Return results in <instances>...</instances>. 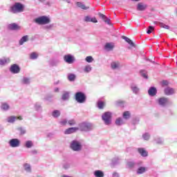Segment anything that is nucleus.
I'll use <instances>...</instances> for the list:
<instances>
[{"mask_svg": "<svg viewBox=\"0 0 177 177\" xmlns=\"http://www.w3.org/2000/svg\"><path fill=\"white\" fill-rule=\"evenodd\" d=\"M148 95L149 96H156L157 95V88L154 86H151L148 90Z\"/></svg>", "mask_w": 177, "mask_h": 177, "instance_id": "nucleus-22", "label": "nucleus"}, {"mask_svg": "<svg viewBox=\"0 0 177 177\" xmlns=\"http://www.w3.org/2000/svg\"><path fill=\"white\" fill-rule=\"evenodd\" d=\"M75 99L77 103H85L86 102V95L84 92L79 91L75 94Z\"/></svg>", "mask_w": 177, "mask_h": 177, "instance_id": "nucleus-6", "label": "nucleus"}, {"mask_svg": "<svg viewBox=\"0 0 177 177\" xmlns=\"http://www.w3.org/2000/svg\"><path fill=\"white\" fill-rule=\"evenodd\" d=\"M78 131V127H70L68 129L65 130V135H70L71 133H74V132H77Z\"/></svg>", "mask_w": 177, "mask_h": 177, "instance_id": "nucleus-21", "label": "nucleus"}, {"mask_svg": "<svg viewBox=\"0 0 177 177\" xmlns=\"http://www.w3.org/2000/svg\"><path fill=\"white\" fill-rule=\"evenodd\" d=\"M147 4L143 3H138L137 5V10H138L139 12H143L147 9Z\"/></svg>", "mask_w": 177, "mask_h": 177, "instance_id": "nucleus-15", "label": "nucleus"}, {"mask_svg": "<svg viewBox=\"0 0 177 177\" xmlns=\"http://www.w3.org/2000/svg\"><path fill=\"white\" fill-rule=\"evenodd\" d=\"M67 77L68 81L74 82V81H75V78H77V75L74 73H68Z\"/></svg>", "mask_w": 177, "mask_h": 177, "instance_id": "nucleus-31", "label": "nucleus"}, {"mask_svg": "<svg viewBox=\"0 0 177 177\" xmlns=\"http://www.w3.org/2000/svg\"><path fill=\"white\" fill-rule=\"evenodd\" d=\"M130 88L133 93H134L135 95H139V92H140V88H139V86H138V84L132 83L130 86Z\"/></svg>", "mask_w": 177, "mask_h": 177, "instance_id": "nucleus-12", "label": "nucleus"}, {"mask_svg": "<svg viewBox=\"0 0 177 177\" xmlns=\"http://www.w3.org/2000/svg\"><path fill=\"white\" fill-rule=\"evenodd\" d=\"M24 10V6L21 3H15L10 8L11 13H20Z\"/></svg>", "mask_w": 177, "mask_h": 177, "instance_id": "nucleus-5", "label": "nucleus"}, {"mask_svg": "<svg viewBox=\"0 0 177 177\" xmlns=\"http://www.w3.org/2000/svg\"><path fill=\"white\" fill-rule=\"evenodd\" d=\"M139 121H140L139 118H134L133 120V125H136V124H139Z\"/></svg>", "mask_w": 177, "mask_h": 177, "instance_id": "nucleus-57", "label": "nucleus"}, {"mask_svg": "<svg viewBox=\"0 0 177 177\" xmlns=\"http://www.w3.org/2000/svg\"><path fill=\"white\" fill-rule=\"evenodd\" d=\"M7 121L10 124H13V122H15L16 121V116H15V115L9 116L7 118Z\"/></svg>", "mask_w": 177, "mask_h": 177, "instance_id": "nucleus-39", "label": "nucleus"}, {"mask_svg": "<svg viewBox=\"0 0 177 177\" xmlns=\"http://www.w3.org/2000/svg\"><path fill=\"white\" fill-rule=\"evenodd\" d=\"M92 23H97V19H96L95 17L94 18H91V21Z\"/></svg>", "mask_w": 177, "mask_h": 177, "instance_id": "nucleus-62", "label": "nucleus"}, {"mask_svg": "<svg viewBox=\"0 0 177 177\" xmlns=\"http://www.w3.org/2000/svg\"><path fill=\"white\" fill-rule=\"evenodd\" d=\"M97 107L100 109V110H102V109H104V102L102 101H98L97 102Z\"/></svg>", "mask_w": 177, "mask_h": 177, "instance_id": "nucleus-44", "label": "nucleus"}, {"mask_svg": "<svg viewBox=\"0 0 177 177\" xmlns=\"http://www.w3.org/2000/svg\"><path fill=\"white\" fill-rule=\"evenodd\" d=\"M147 170H148L147 167L140 166L137 169L136 174L137 175H143V174H146V172H147Z\"/></svg>", "mask_w": 177, "mask_h": 177, "instance_id": "nucleus-14", "label": "nucleus"}, {"mask_svg": "<svg viewBox=\"0 0 177 177\" xmlns=\"http://www.w3.org/2000/svg\"><path fill=\"white\" fill-rule=\"evenodd\" d=\"M140 74L141 76L143 77V78H145V80H147V78H149V77L147 76V73L146 72V71H140Z\"/></svg>", "mask_w": 177, "mask_h": 177, "instance_id": "nucleus-46", "label": "nucleus"}, {"mask_svg": "<svg viewBox=\"0 0 177 177\" xmlns=\"http://www.w3.org/2000/svg\"><path fill=\"white\" fill-rule=\"evenodd\" d=\"M156 103H158L160 107H167V106H169V98L161 97L156 100Z\"/></svg>", "mask_w": 177, "mask_h": 177, "instance_id": "nucleus-7", "label": "nucleus"}, {"mask_svg": "<svg viewBox=\"0 0 177 177\" xmlns=\"http://www.w3.org/2000/svg\"><path fill=\"white\" fill-rule=\"evenodd\" d=\"M95 177H104V172L102 170H95L93 172Z\"/></svg>", "mask_w": 177, "mask_h": 177, "instance_id": "nucleus-27", "label": "nucleus"}, {"mask_svg": "<svg viewBox=\"0 0 177 177\" xmlns=\"http://www.w3.org/2000/svg\"><path fill=\"white\" fill-rule=\"evenodd\" d=\"M34 108L36 111L42 112V105L40 102H35L34 104Z\"/></svg>", "mask_w": 177, "mask_h": 177, "instance_id": "nucleus-30", "label": "nucleus"}, {"mask_svg": "<svg viewBox=\"0 0 177 177\" xmlns=\"http://www.w3.org/2000/svg\"><path fill=\"white\" fill-rule=\"evenodd\" d=\"M31 154H38V151H37V149H33L30 151Z\"/></svg>", "mask_w": 177, "mask_h": 177, "instance_id": "nucleus-60", "label": "nucleus"}, {"mask_svg": "<svg viewBox=\"0 0 177 177\" xmlns=\"http://www.w3.org/2000/svg\"><path fill=\"white\" fill-rule=\"evenodd\" d=\"M114 43H111V42H109L106 43L104 45V48L105 49V50H106L107 52H111V50H113L114 49Z\"/></svg>", "mask_w": 177, "mask_h": 177, "instance_id": "nucleus-16", "label": "nucleus"}, {"mask_svg": "<svg viewBox=\"0 0 177 177\" xmlns=\"http://www.w3.org/2000/svg\"><path fill=\"white\" fill-rule=\"evenodd\" d=\"M9 63H10V59L9 58L3 57L0 59V66H5Z\"/></svg>", "mask_w": 177, "mask_h": 177, "instance_id": "nucleus-26", "label": "nucleus"}, {"mask_svg": "<svg viewBox=\"0 0 177 177\" xmlns=\"http://www.w3.org/2000/svg\"><path fill=\"white\" fill-rule=\"evenodd\" d=\"M158 26H160V27H161L162 28H165V30H169V26L165 25V24H164V23H162V22H158Z\"/></svg>", "mask_w": 177, "mask_h": 177, "instance_id": "nucleus-42", "label": "nucleus"}, {"mask_svg": "<svg viewBox=\"0 0 177 177\" xmlns=\"http://www.w3.org/2000/svg\"><path fill=\"white\" fill-rule=\"evenodd\" d=\"M120 162V159L118 158H113L112 159V165H118V164Z\"/></svg>", "mask_w": 177, "mask_h": 177, "instance_id": "nucleus-45", "label": "nucleus"}, {"mask_svg": "<svg viewBox=\"0 0 177 177\" xmlns=\"http://www.w3.org/2000/svg\"><path fill=\"white\" fill-rule=\"evenodd\" d=\"M155 142L156 145H162L164 143V139L158 138L155 139Z\"/></svg>", "mask_w": 177, "mask_h": 177, "instance_id": "nucleus-43", "label": "nucleus"}, {"mask_svg": "<svg viewBox=\"0 0 177 177\" xmlns=\"http://www.w3.org/2000/svg\"><path fill=\"white\" fill-rule=\"evenodd\" d=\"M168 81H167V80H163V81H162V86H167V85H168Z\"/></svg>", "mask_w": 177, "mask_h": 177, "instance_id": "nucleus-58", "label": "nucleus"}, {"mask_svg": "<svg viewBox=\"0 0 177 177\" xmlns=\"http://www.w3.org/2000/svg\"><path fill=\"white\" fill-rule=\"evenodd\" d=\"M123 118L124 120H129L131 118V112L125 111L123 113Z\"/></svg>", "mask_w": 177, "mask_h": 177, "instance_id": "nucleus-41", "label": "nucleus"}, {"mask_svg": "<svg viewBox=\"0 0 177 177\" xmlns=\"http://www.w3.org/2000/svg\"><path fill=\"white\" fill-rule=\"evenodd\" d=\"M112 176L113 177H120V174H118V172L116 171H114L112 174Z\"/></svg>", "mask_w": 177, "mask_h": 177, "instance_id": "nucleus-59", "label": "nucleus"}, {"mask_svg": "<svg viewBox=\"0 0 177 177\" xmlns=\"http://www.w3.org/2000/svg\"><path fill=\"white\" fill-rule=\"evenodd\" d=\"M99 17H100V19H102V20H104V23H106V24H108L109 26H111V23L110 22V19L107 18V17L102 13H99L98 14Z\"/></svg>", "mask_w": 177, "mask_h": 177, "instance_id": "nucleus-18", "label": "nucleus"}, {"mask_svg": "<svg viewBox=\"0 0 177 177\" xmlns=\"http://www.w3.org/2000/svg\"><path fill=\"white\" fill-rule=\"evenodd\" d=\"M70 99V92L68 91H64L62 95V100L64 101L68 100Z\"/></svg>", "mask_w": 177, "mask_h": 177, "instance_id": "nucleus-29", "label": "nucleus"}, {"mask_svg": "<svg viewBox=\"0 0 177 177\" xmlns=\"http://www.w3.org/2000/svg\"><path fill=\"white\" fill-rule=\"evenodd\" d=\"M44 100H47L48 102H49L50 100V98L49 97H45Z\"/></svg>", "mask_w": 177, "mask_h": 177, "instance_id": "nucleus-64", "label": "nucleus"}, {"mask_svg": "<svg viewBox=\"0 0 177 177\" xmlns=\"http://www.w3.org/2000/svg\"><path fill=\"white\" fill-rule=\"evenodd\" d=\"M142 138L144 140H149L150 139V134L149 133H145L142 135Z\"/></svg>", "mask_w": 177, "mask_h": 177, "instance_id": "nucleus-49", "label": "nucleus"}, {"mask_svg": "<svg viewBox=\"0 0 177 177\" xmlns=\"http://www.w3.org/2000/svg\"><path fill=\"white\" fill-rule=\"evenodd\" d=\"M115 104L120 107H124V101L118 100L115 102Z\"/></svg>", "mask_w": 177, "mask_h": 177, "instance_id": "nucleus-51", "label": "nucleus"}, {"mask_svg": "<svg viewBox=\"0 0 177 177\" xmlns=\"http://www.w3.org/2000/svg\"><path fill=\"white\" fill-rule=\"evenodd\" d=\"M38 53L33 52L32 53H30V59L31 60H37V59H38Z\"/></svg>", "mask_w": 177, "mask_h": 177, "instance_id": "nucleus-38", "label": "nucleus"}, {"mask_svg": "<svg viewBox=\"0 0 177 177\" xmlns=\"http://www.w3.org/2000/svg\"><path fill=\"white\" fill-rule=\"evenodd\" d=\"M69 147L73 151H81L82 150V143L75 139L70 142Z\"/></svg>", "mask_w": 177, "mask_h": 177, "instance_id": "nucleus-2", "label": "nucleus"}, {"mask_svg": "<svg viewBox=\"0 0 177 177\" xmlns=\"http://www.w3.org/2000/svg\"><path fill=\"white\" fill-rule=\"evenodd\" d=\"M23 168L26 174H32V167L30 163H24Z\"/></svg>", "mask_w": 177, "mask_h": 177, "instance_id": "nucleus-13", "label": "nucleus"}, {"mask_svg": "<svg viewBox=\"0 0 177 177\" xmlns=\"http://www.w3.org/2000/svg\"><path fill=\"white\" fill-rule=\"evenodd\" d=\"M10 109V106L6 102H3L1 104V110L4 111H8Z\"/></svg>", "mask_w": 177, "mask_h": 177, "instance_id": "nucleus-35", "label": "nucleus"}, {"mask_svg": "<svg viewBox=\"0 0 177 177\" xmlns=\"http://www.w3.org/2000/svg\"><path fill=\"white\" fill-rule=\"evenodd\" d=\"M32 146H34V144L32 143V141H31V140H28L25 143V147H26V149H31V147H32Z\"/></svg>", "mask_w": 177, "mask_h": 177, "instance_id": "nucleus-40", "label": "nucleus"}, {"mask_svg": "<svg viewBox=\"0 0 177 177\" xmlns=\"http://www.w3.org/2000/svg\"><path fill=\"white\" fill-rule=\"evenodd\" d=\"M70 167H71V165L68 162H66L63 165L64 169H68V168H70Z\"/></svg>", "mask_w": 177, "mask_h": 177, "instance_id": "nucleus-54", "label": "nucleus"}, {"mask_svg": "<svg viewBox=\"0 0 177 177\" xmlns=\"http://www.w3.org/2000/svg\"><path fill=\"white\" fill-rule=\"evenodd\" d=\"M83 71L84 73H86V74H88V73L92 71V66L91 65H86L83 68Z\"/></svg>", "mask_w": 177, "mask_h": 177, "instance_id": "nucleus-33", "label": "nucleus"}, {"mask_svg": "<svg viewBox=\"0 0 177 177\" xmlns=\"http://www.w3.org/2000/svg\"><path fill=\"white\" fill-rule=\"evenodd\" d=\"M59 63H60V61H59V59H51L49 62V64L53 66H57V64H59Z\"/></svg>", "mask_w": 177, "mask_h": 177, "instance_id": "nucleus-36", "label": "nucleus"}, {"mask_svg": "<svg viewBox=\"0 0 177 177\" xmlns=\"http://www.w3.org/2000/svg\"><path fill=\"white\" fill-rule=\"evenodd\" d=\"M8 30H11L12 31H16V30H19L20 27L17 24L12 23L8 25Z\"/></svg>", "mask_w": 177, "mask_h": 177, "instance_id": "nucleus-19", "label": "nucleus"}, {"mask_svg": "<svg viewBox=\"0 0 177 177\" xmlns=\"http://www.w3.org/2000/svg\"><path fill=\"white\" fill-rule=\"evenodd\" d=\"M154 30V27L152 26H149L148 27V29L147 30V33L150 34L151 32H153V30Z\"/></svg>", "mask_w": 177, "mask_h": 177, "instance_id": "nucleus-52", "label": "nucleus"}, {"mask_svg": "<svg viewBox=\"0 0 177 177\" xmlns=\"http://www.w3.org/2000/svg\"><path fill=\"white\" fill-rule=\"evenodd\" d=\"M64 60L68 64H73L75 62V58L72 55L68 54L64 56Z\"/></svg>", "mask_w": 177, "mask_h": 177, "instance_id": "nucleus-9", "label": "nucleus"}, {"mask_svg": "<svg viewBox=\"0 0 177 177\" xmlns=\"http://www.w3.org/2000/svg\"><path fill=\"white\" fill-rule=\"evenodd\" d=\"M112 115L113 113L109 111L105 112L102 115V120L105 125H111Z\"/></svg>", "mask_w": 177, "mask_h": 177, "instance_id": "nucleus-4", "label": "nucleus"}, {"mask_svg": "<svg viewBox=\"0 0 177 177\" xmlns=\"http://www.w3.org/2000/svg\"><path fill=\"white\" fill-rule=\"evenodd\" d=\"M54 26L55 25L53 24H51L50 25H47V26H44V28H45V30H51V28H53Z\"/></svg>", "mask_w": 177, "mask_h": 177, "instance_id": "nucleus-53", "label": "nucleus"}, {"mask_svg": "<svg viewBox=\"0 0 177 177\" xmlns=\"http://www.w3.org/2000/svg\"><path fill=\"white\" fill-rule=\"evenodd\" d=\"M165 93L167 96H171V95H174V93H175V89L171 87H167L165 88Z\"/></svg>", "mask_w": 177, "mask_h": 177, "instance_id": "nucleus-24", "label": "nucleus"}, {"mask_svg": "<svg viewBox=\"0 0 177 177\" xmlns=\"http://www.w3.org/2000/svg\"><path fill=\"white\" fill-rule=\"evenodd\" d=\"M59 88H57V87H56V88H54V92H55V93L59 92Z\"/></svg>", "mask_w": 177, "mask_h": 177, "instance_id": "nucleus-63", "label": "nucleus"}, {"mask_svg": "<svg viewBox=\"0 0 177 177\" xmlns=\"http://www.w3.org/2000/svg\"><path fill=\"white\" fill-rule=\"evenodd\" d=\"M127 165L128 168H135L136 165H138V167H140L143 165V162L142 161L135 162L133 160H129L127 162Z\"/></svg>", "mask_w": 177, "mask_h": 177, "instance_id": "nucleus-8", "label": "nucleus"}, {"mask_svg": "<svg viewBox=\"0 0 177 177\" xmlns=\"http://www.w3.org/2000/svg\"><path fill=\"white\" fill-rule=\"evenodd\" d=\"M27 41H28V35H25L20 39L19 44V45H24V42H27Z\"/></svg>", "mask_w": 177, "mask_h": 177, "instance_id": "nucleus-32", "label": "nucleus"}, {"mask_svg": "<svg viewBox=\"0 0 177 177\" xmlns=\"http://www.w3.org/2000/svg\"><path fill=\"white\" fill-rule=\"evenodd\" d=\"M85 60L87 63H92L93 62V57L92 56H87Z\"/></svg>", "mask_w": 177, "mask_h": 177, "instance_id": "nucleus-50", "label": "nucleus"}, {"mask_svg": "<svg viewBox=\"0 0 177 177\" xmlns=\"http://www.w3.org/2000/svg\"><path fill=\"white\" fill-rule=\"evenodd\" d=\"M47 138H50V139H51V138H53V133H48L47 134Z\"/></svg>", "mask_w": 177, "mask_h": 177, "instance_id": "nucleus-61", "label": "nucleus"}, {"mask_svg": "<svg viewBox=\"0 0 177 177\" xmlns=\"http://www.w3.org/2000/svg\"><path fill=\"white\" fill-rule=\"evenodd\" d=\"M115 124L118 127H121V125H124V120L121 118H118L115 120Z\"/></svg>", "mask_w": 177, "mask_h": 177, "instance_id": "nucleus-34", "label": "nucleus"}, {"mask_svg": "<svg viewBox=\"0 0 177 177\" xmlns=\"http://www.w3.org/2000/svg\"><path fill=\"white\" fill-rule=\"evenodd\" d=\"M35 23L39 24V26H45L50 23V18L47 16L43 15L35 19Z\"/></svg>", "mask_w": 177, "mask_h": 177, "instance_id": "nucleus-3", "label": "nucleus"}, {"mask_svg": "<svg viewBox=\"0 0 177 177\" xmlns=\"http://www.w3.org/2000/svg\"><path fill=\"white\" fill-rule=\"evenodd\" d=\"M91 17L89 16H86L84 17V21H86V23H89L91 21Z\"/></svg>", "mask_w": 177, "mask_h": 177, "instance_id": "nucleus-56", "label": "nucleus"}, {"mask_svg": "<svg viewBox=\"0 0 177 177\" xmlns=\"http://www.w3.org/2000/svg\"><path fill=\"white\" fill-rule=\"evenodd\" d=\"M138 152L140 154L141 157H147L149 156V153L145 148H138Z\"/></svg>", "mask_w": 177, "mask_h": 177, "instance_id": "nucleus-20", "label": "nucleus"}, {"mask_svg": "<svg viewBox=\"0 0 177 177\" xmlns=\"http://www.w3.org/2000/svg\"><path fill=\"white\" fill-rule=\"evenodd\" d=\"M122 39H124V41L127 42L128 44L130 45V46L135 47V44L133 43V41H132V40H131V39L127 37V36H122Z\"/></svg>", "mask_w": 177, "mask_h": 177, "instance_id": "nucleus-28", "label": "nucleus"}, {"mask_svg": "<svg viewBox=\"0 0 177 177\" xmlns=\"http://www.w3.org/2000/svg\"><path fill=\"white\" fill-rule=\"evenodd\" d=\"M77 6L78 8H80V9H83V10H86L87 9L89 8L88 7H86L84 3H81V2H77Z\"/></svg>", "mask_w": 177, "mask_h": 177, "instance_id": "nucleus-37", "label": "nucleus"}, {"mask_svg": "<svg viewBox=\"0 0 177 177\" xmlns=\"http://www.w3.org/2000/svg\"><path fill=\"white\" fill-rule=\"evenodd\" d=\"M68 125H70L71 127H74V125H75V124H77V122H75V120L71 119V120H69L68 121Z\"/></svg>", "mask_w": 177, "mask_h": 177, "instance_id": "nucleus-47", "label": "nucleus"}, {"mask_svg": "<svg viewBox=\"0 0 177 177\" xmlns=\"http://www.w3.org/2000/svg\"><path fill=\"white\" fill-rule=\"evenodd\" d=\"M51 115L53 118H59L62 115V112L59 110L55 109L51 112Z\"/></svg>", "mask_w": 177, "mask_h": 177, "instance_id": "nucleus-23", "label": "nucleus"}, {"mask_svg": "<svg viewBox=\"0 0 177 177\" xmlns=\"http://www.w3.org/2000/svg\"><path fill=\"white\" fill-rule=\"evenodd\" d=\"M8 144L10 147H19L20 146V140L17 138H12L10 140Z\"/></svg>", "mask_w": 177, "mask_h": 177, "instance_id": "nucleus-10", "label": "nucleus"}, {"mask_svg": "<svg viewBox=\"0 0 177 177\" xmlns=\"http://www.w3.org/2000/svg\"><path fill=\"white\" fill-rule=\"evenodd\" d=\"M78 131L81 132H91L93 129V124L88 122H83L79 124Z\"/></svg>", "mask_w": 177, "mask_h": 177, "instance_id": "nucleus-1", "label": "nucleus"}, {"mask_svg": "<svg viewBox=\"0 0 177 177\" xmlns=\"http://www.w3.org/2000/svg\"><path fill=\"white\" fill-rule=\"evenodd\" d=\"M121 64L119 62H113L111 63V68H112V70H118Z\"/></svg>", "mask_w": 177, "mask_h": 177, "instance_id": "nucleus-25", "label": "nucleus"}, {"mask_svg": "<svg viewBox=\"0 0 177 177\" xmlns=\"http://www.w3.org/2000/svg\"><path fill=\"white\" fill-rule=\"evenodd\" d=\"M18 131H19L21 135H26V131L24 127H19Z\"/></svg>", "mask_w": 177, "mask_h": 177, "instance_id": "nucleus-48", "label": "nucleus"}, {"mask_svg": "<svg viewBox=\"0 0 177 177\" xmlns=\"http://www.w3.org/2000/svg\"><path fill=\"white\" fill-rule=\"evenodd\" d=\"M10 71L12 74H19V73H20V66H19V65L16 64H14L11 65L10 68Z\"/></svg>", "mask_w": 177, "mask_h": 177, "instance_id": "nucleus-11", "label": "nucleus"}, {"mask_svg": "<svg viewBox=\"0 0 177 177\" xmlns=\"http://www.w3.org/2000/svg\"><path fill=\"white\" fill-rule=\"evenodd\" d=\"M67 122H68V121L67 120V119H64V120H61V121L59 122V124H60V125L64 126V125H66V124H67Z\"/></svg>", "mask_w": 177, "mask_h": 177, "instance_id": "nucleus-55", "label": "nucleus"}, {"mask_svg": "<svg viewBox=\"0 0 177 177\" xmlns=\"http://www.w3.org/2000/svg\"><path fill=\"white\" fill-rule=\"evenodd\" d=\"M21 84H22V85H30V84H31V77H23L21 80Z\"/></svg>", "mask_w": 177, "mask_h": 177, "instance_id": "nucleus-17", "label": "nucleus"}]
</instances>
